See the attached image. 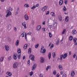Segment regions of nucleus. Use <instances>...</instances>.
I'll use <instances>...</instances> for the list:
<instances>
[{"label":"nucleus","mask_w":77,"mask_h":77,"mask_svg":"<svg viewBox=\"0 0 77 77\" xmlns=\"http://www.w3.org/2000/svg\"><path fill=\"white\" fill-rule=\"evenodd\" d=\"M18 64L19 63L18 62H15L14 63L13 65V67L15 69H16L18 67Z\"/></svg>","instance_id":"1"},{"label":"nucleus","mask_w":77,"mask_h":77,"mask_svg":"<svg viewBox=\"0 0 77 77\" xmlns=\"http://www.w3.org/2000/svg\"><path fill=\"white\" fill-rule=\"evenodd\" d=\"M7 14L6 15V17H9V16L10 15H12V13L10 11L7 10Z\"/></svg>","instance_id":"2"},{"label":"nucleus","mask_w":77,"mask_h":77,"mask_svg":"<svg viewBox=\"0 0 77 77\" xmlns=\"http://www.w3.org/2000/svg\"><path fill=\"white\" fill-rule=\"evenodd\" d=\"M29 59L32 60H34V58H35V56L32 55H31L29 57Z\"/></svg>","instance_id":"3"},{"label":"nucleus","mask_w":77,"mask_h":77,"mask_svg":"<svg viewBox=\"0 0 77 77\" xmlns=\"http://www.w3.org/2000/svg\"><path fill=\"white\" fill-rule=\"evenodd\" d=\"M5 48L6 51H8L9 50V47L8 45H5Z\"/></svg>","instance_id":"4"},{"label":"nucleus","mask_w":77,"mask_h":77,"mask_svg":"<svg viewBox=\"0 0 77 77\" xmlns=\"http://www.w3.org/2000/svg\"><path fill=\"white\" fill-rule=\"evenodd\" d=\"M48 7L47 6H44L42 9V11L44 12L47 9Z\"/></svg>","instance_id":"5"},{"label":"nucleus","mask_w":77,"mask_h":77,"mask_svg":"<svg viewBox=\"0 0 77 77\" xmlns=\"http://www.w3.org/2000/svg\"><path fill=\"white\" fill-rule=\"evenodd\" d=\"M36 64H35L33 66H32V70L33 71V70H35L36 68Z\"/></svg>","instance_id":"6"},{"label":"nucleus","mask_w":77,"mask_h":77,"mask_svg":"<svg viewBox=\"0 0 77 77\" xmlns=\"http://www.w3.org/2000/svg\"><path fill=\"white\" fill-rule=\"evenodd\" d=\"M24 17H25V20L26 21L29 20V17H28V15H27V14H25Z\"/></svg>","instance_id":"7"},{"label":"nucleus","mask_w":77,"mask_h":77,"mask_svg":"<svg viewBox=\"0 0 77 77\" xmlns=\"http://www.w3.org/2000/svg\"><path fill=\"white\" fill-rule=\"evenodd\" d=\"M41 27L40 25L38 26L37 27V31H39V30H41Z\"/></svg>","instance_id":"8"},{"label":"nucleus","mask_w":77,"mask_h":77,"mask_svg":"<svg viewBox=\"0 0 77 77\" xmlns=\"http://www.w3.org/2000/svg\"><path fill=\"white\" fill-rule=\"evenodd\" d=\"M17 54H14L13 58L14 60H17Z\"/></svg>","instance_id":"9"},{"label":"nucleus","mask_w":77,"mask_h":77,"mask_svg":"<svg viewBox=\"0 0 77 77\" xmlns=\"http://www.w3.org/2000/svg\"><path fill=\"white\" fill-rule=\"evenodd\" d=\"M68 56V54L67 53H65L63 55V59H65L66 57H67V56Z\"/></svg>","instance_id":"10"},{"label":"nucleus","mask_w":77,"mask_h":77,"mask_svg":"<svg viewBox=\"0 0 77 77\" xmlns=\"http://www.w3.org/2000/svg\"><path fill=\"white\" fill-rule=\"evenodd\" d=\"M46 52V50H45V49H42L41 51V53H45Z\"/></svg>","instance_id":"11"},{"label":"nucleus","mask_w":77,"mask_h":77,"mask_svg":"<svg viewBox=\"0 0 77 77\" xmlns=\"http://www.w3.org/2000/svg\"><path fill=\"white\" fill-rule=\"evenodd\" d=\"M40 62L41 63H44V58L42 57H41L40 58Z\"/></svg>","instance_id":"12"},{"label":"nucleus","mask_w":77,"mask_h":77,"mask_svg":"<svg viewBox=\"0 0 77 77\" xmlns=\"http://www.w3.org/2000/svg\"><path fill=\"white\" fill-rule=\"evenodd\" d=\"M51 52H49V54H48V56L49 58V59H51Z\"/></svg>","instance_id":"13"},{"label":"nucleus","mask_w":77,"mask_h":77,"mask_svg":"<svg viewBox=\"0 0 77 77\" xmlns=\"http://www.w3.org/2000/svg\"><path fill=\"white\" fill-rule=\"evenodd\" d=\"M72 33L73 35L76 34V33H77V31H76V30L75 29L73 30L72 31Z\"/></svg>","instance_id":"14"},{"label":"nucleus","mask_w":77,"mask_h":77,"mask_svg":"<svg viewBox=\"0 0 77 77\" xmlns=\"http://www.w3.org/2000/svg\"><path fill=\"white\" fill-rule=\"evenodd\" d=\"M6 74L8 75L9 76H11L12 75V73L11 72H8L6 73Z\"/></svg>","instance_id":"15"},{"label":"nucleus","mask_w":77,"mask_h":77,"mask_svg":"<svg viewBox=\"0 0 77 77\" xmlns=\"http://www.w3.org/2000/svg\"><path fill=\"white\" fill-rule=\"evenodd\" d=\"M63 3V0H60L59 2V5H62Z\"/></svg>","instance_id":"16"},{"label":"nucleus","mask_w":77,"mask_h":77,"mask_svg":"<svg viewBox=\"0 0 77 77\" xmlns=\"http://www.w3.org/2000/svg\"><path fill=\"white\" fill-rule=\"evenodd\" d=\"M71 72V76L73 77L74 76V75H75V73L74 71H72Z\"/></svg>","instance_id":"17"},{"label":"nucleus","mask_w":77,"mask_h":77,"mask_svg":"<svg viewBox=\"0 0 77 77\" xmlns=\"http://www.w3.org/2000/svg\"><path fill=\"white\" fill-rule=\"evenodd\" d=\"M22 25L23 26H24V29H26L27 28V27H26V24L25 23H22Z\"/></svg>","instance_id":"18"},{"label":"nucleus","mask_w":77,"mask_h":77,"mask_svg":"<svg viewBox=\"0 0 77 77\" xmlns=\"http://www.w3.org/2000/svg\"><path fill=\"white\" fill-rule=\"evenodd\" d=\"M19 40H17L16 42L15 43L16 45L17 46H18V45H19Z\"/></svg>","instance_id":"19"},{"label":"nucleus","mask_w":77,"mask_h":77,"mask_svg":"<svg viewBox=\"0 0 77 77\" xmlns=\"http://www.w3.org/2000/svg\"><path fill=\"white\" fill-rule=\"evenodd\" d=\"M4 60V57H1L0 58V62H2L3 61V60Z\"/></svg>","instance_id":"20"},{"label":"nucleus","mask_w":77,"mask_h":77,"mask_svg":"<svg viewBox=\"0 0 77 77\" xmlns=\"http://www.w3.org/2000/svg\"><path fill=\"white\" fill-rule=\"evenodd\" d=\"M17 56L18 59H20L21 58V54H18Z\"/></svg>","instance_id":"21"},{"label":"nucleus","mask_w":77,"mask_h":77,"mask_svg":"<svg viewBox=\"0 0 77 77\" xmlns=\"http://www.w3.org/2000/svg\"><path fill=\"white\" fill-rule=\"evenodd\" d=\"M27 44H25L24 45L23 48L24 49H26V48H27Z\"/></svg>","instance_id":"22"},{"label":"nucleus","mask_w":77,"mask_h":77,"mask_svg":"<svg viewBox=\"0 0 77 77\" xmlns=\"http://www.w3.org/2000/svg\"><path fill=\"white\" fill-rule=\"evenodd\" d=\"M73 37L72 36H70L69 37V41H72V39Z\"/></svg>","instance_id":"23"},{"label":"nucleus","mask_w":77,"mask_h":77,"mask_svg":"<svg viewBox=\"0 0 77 77\" xmlns=\"http://www.w3.org/2000/svg\"><path fill=\"white\" fill-rule=\"evenodd\" d=\"M24 6L25 7H26V8H29V5L27 4H25Z\"/></svg>","instance_id":"24"},{"label":"nucleus","mask_w":77,"mask_h":77,"mask_svg":"<svg viewBox=\"0 0 77 77\" xmlns=\"http://www.w3.org/2000/svg\"><path fill=\"white\" fill-rule=\"evenodd\" d=\"M58 68L60 70H62V65H59L58 66Z\"/></svg>","instance_id":"25"},{"label":"nucleus","mask_w":77,"mask_h":77,"mask_svg":"<svg viewBox=\"0 0 77 77\" xmlns=\"http://www.w3.org/2000/svg\"><path fill=\"white\" fill-rule=\"evenodd\" d=\"M17 52L18 54H20V53H21V49H18Z\"/></svg>","instance_id":"26"},{"label":"nucleus","mask_w":77,"mask_h":77,"mask_svg":"<svg viewBox=\"0 0 77 77\" xmlns=\"http://www.w3.org/2000/svg\"><path fill=\"white\" fill-rule=\"evenodd\" d=\"M65 21H66L67 22H68V21H69V19H68V16H67L65 19Z\"/></svg>","instance_id":"27"},{"label":"nucleus","mask_w":77,"mask_h":77,"mask_svg":"<svg viewBox=\"0 0 77 77\" xmlns=\"http://www.w3.org/2000/svg\"><path fill=\"white\" fill-rule=\"evenodd\" d=\"M63 10L64 11H66V10H67V9L66 8V7H65V6L64 5V7L63 8Z\"/></svg>","instance_id":"28"},{"label":"nucleus","mask_w":77,"mask_h":77,"mask_svg":"<svg viewBox=\"0 0 77 77\" xmlns=\"http://www.w3.org/2000/svg\"><path fill=\"white\" fill-rule=\"evenodd\" d=\"M36 8V6L33 5L32 7L31 8V9L34 10V9H35Z\"/></svg>","instance_id":"29"},{"label":"nucleus","mask_w":77,"mask_h":77,"mask_svg":"<svg viewBox=\"0 0 77 77\" xmlns=\"http://www.w3.org/2000/svg\"><path fill=\"white\" fill-rule=\"evenodd\" d=\"M62 16H59V20L61 21H62Z\"/></svg>","instance_id":"30"},{"label":"nucleus","mask_w":77,"mask_h":77,"mask_svg":"<svg viewBox=\"0 0 77 77\" xmlns=\"http://www.w3.org/2000/svg\"><path fill=\"white\" fill-rule=\"evenodd\" d=\"M77 39L76 38H73V40L74 43H75L76 42Z\"/></svg>","instance_id":"31"},{"label":"nucleus","mask_w":77,"mask_h":77,"mask_svg":"<svg viewBox=\"0 0 77 77\" xmlns=\"http://www.w3.org/2000/svg\"><path fill=\"white\" fill-rule=\"evenodd\" d=\"M63 57V54H62L60 55V60H62V58Z\"/></svg>","instance_id":"32"},{"label":"nucleus","mask_w":77,"mask_h":77,"mask_svg":"<svg viewBox=\"0 0 77 77\" xmlns=\"http://www.w3.org/2000/svg\"><path fill=\"white\" fill-rule=\"evenodd\" d=\"M48 27L50 29H51L52 27H53V25H48Z\"/></svg>","instance_id":"33"},{"label":"nucleus","mask_w":77,"mask_h":77,"mask_svg":"<svg viewBox=\"0 0 77 77\" xmlns=\"http://www.w3.org/2000/svg\"><path fill=\"white\" fill-rule=\"evenodd\" d=\"M53 74H54V75H56V70H54V71Z\"/></svg>","instance_id":"34"},{"label":"nucleus","mask_w":77,"mask_h":77,"mask_svg":"<svg viewBox=\"0 0 77 77\" xmlns=\"http://www.w3.org/2000/svg\"><path fill=\"white\" fill-rule=\"evenodd\" d=\"M28 53L29 54H30V53H31V48H29L28 50Z\"/></svg>","instance_id":"35"},{"label":"nucleus","mask_w":77,"mask_h":77,"mask_svg":"<svg viewBox=\"0 0 77 77\" xmlns=\"http://www.w3.org/2000/svg\"><path fill=\"white\" fill-rule=\"evenodd\" d=\"M49 35L50 38H52V35H51V32H49Z\"/></svg>","instance_id":"36"},{"label":"nucleus","mask_w":77,"mask_h":77,"mask_svg":"<svg viewBox=\"0 0 77 77\" xmlns=\"http://www.w3.org/2000/svg\"><path fill=\"white\" fill-rule=\"evenodd\" d=\"M65 32H66V30L65 29H64L63 32H62V35H63L64 33Z\"/></svg>","instance_id":"37"},{"label":"nucleus","mask_w":77,"mask_h":77,"mask_svg":"<svg viewBox=\"0 0 77 77\" xmlns=\"http://www.w3.org/2000/svg\"><path fill=\"white\" fill-rule=\"evenodd\" d=\"M52 54H53V56L54 58L55 57V56H56V54H55V52H53Z\"/></svg>","instance_id":"38"},{"label":"nucleus","mask_w":77,"mask_h":77,"mask_svg":"<svg viewBox=\"0 0 77 77\" xmlns=\"http://www.w3.org/2000/svg\"><path fill=\"white\" fill-rule=\"evenodd\" d=\"M49 68H50V66H48L46 69V71H48V69H49Z\"/></svg>","instance_id":"39"},{"label":"nucleus","mask_w":77,"mask_h":77,"mask_svg":"<svg viewBox=\"0 0 77 77\" xmlns=\"http://www.w3.org/2000/svg\"><path fill=\"white\" fill-rule=\"evenodd\" d=\"M51 14L52 16H54V12H51Z\"/></svg>","instance_id":"40"},{"label":"nucleus","mask_w":77,"mask_h":77,"mask_svg":"<svg viewBox=\"0 0 77 77\" xmlns=\"http://www.w3.org/2000/svg\"><path fill=\"white\" fill-rule=\"evenodd\" d=\"M54 45L53 44L51 46V47H50V49H51V50H52V48H53V47H54Z\"/></svg>","instance_id":"41"},{"label":"nucleus","mask_w":77,"mask_h":77,"mask_svg":"<svg viewBox=\"0 0 77 77\" xmlns=\"http://www.w3.org/2000/svg\"><path fill=\"white\" fill-rule=\"evenodd\" d=\"M39 47V45L38 44L37 45H36L35 46V48H38V47Z\"/></svg>","instance_id":"42"},{"label":"nucleus","mask_w":77,"mask_h":77,"mask_svg":"<svg viewBox=\"0 0 77 77\" xmlns=\"http://www.w3.org/2000/svg\"><path fill=\"white\" fill-rule=\"evenodd\" d=\"M33 72H30V76H32V75H33Z\"/></svg>","instance_id":"43"},{"label":"nucleus","mask_w":77,"mask_h":77,"mask_svg":"<svg viewBox=\"0 0 77 77\" xmlns=\"http://www.w3.org/2000/svg\"><path fill=\"white\" fill-rule=\"evenodd\" d=\"M32 33L31 32H29L27 34V35H31V34H32Z\"/></svg>","instance_id":"44"},{"label":"nucleus","mask_w":77,"mask_h":77,"mask_svg":"<svg viewBox=\"0 0 77 77\" xmlns=\"http://www.w3.org/2000/svg\"><path fill=\"white\" fill-rule=\"evenodd\" d=\"M11 59L12 58H11V56L9 57L8 58V60H9V61H10V60H11Z\"/></svg>","instance_id":"45"},{"label":"nucleus","mask_w":77,"mask_h":77,"mask_svg":"<svg viewBox=\"0 0 77 77\" xmlns=\"http://www.w3.org/2000/svg\"><path fill=\"white\" fill-rule=\"evenodd\" d=\"M20 36H21V37H24V33H22L20 35Z\"/></svg>","instance_id":"46"},{"label":"nucleus","mask_w":77,"mask_h":77,"mask_svg":"<svg viewBox=\"0 0 77 77\" xmlns=\"http://www.w3.org/2000/svg\"><path fill=\"white\" fill-rule=\"evenodd\" d=\"M25 39H27V34L26 33H25Z\"/></svg>","instance_id":"47"},{"label":"nucleus","mask_w":77,"mask_h":77,"mask_svg":"<svg viewBox=\"0 0 77 77\" xmlns=\"http://www.w3.org/2000/svg\"><path fill=\"white\" fill-rule=\"evenodd\" d=\"M8 11H12V8L11 7H9Z\"/></svg>","instance_id":"48"},{"label":"nucleus","mask_w":77,"mask_h":77,"mask_svg":"<svg viewBox=\"0 0 77 77\" xmlns=\"http://www.w3.org/2000/svg\"><path fill=\"white\" fill-rule=\"evenodd\" d=\"M59 43V40H58L57 42L56 43V44H57V45H58Z\"/></svg>","instance_id":"49"},{"label":"nucleus","mask_w":77,"mask_h":77,"mask_svg":"<svg viewBox=\"0 0 77 77\" xmlns=\"http://www.w3.org/2000/svg\"><path fill=\"white\" fill-rule=\"evenodd\" d=\"M34 23L35 22H34V21L32 20V26L34 25Z\"/></svg>","instance_id":"50"},{"label":"nucleus","mask_w":77,"mask_h":77,"mask_svg":"<svg viewBox=\"0 0 77 77\" xmlns=\"http://www.w3.org/2000/svg\"><path fill=\"white\" fill-rule=\"evenodd\" d=\"M8 42H11V39L9 38H8Z\"/></svg>","instance_id":"51"},{"label":"nucleus","mask_w":77,"mask_h":77,"mask_svg":"<svg viewBox=\"0 0 77 77\" xmlns=\"http://www.w3.org/2000/svg\"><path fill=\"white\" fill-rule=\"evenodd\" d=\"M11 24L10 23L8 24V28H10V27H11Z\"/></svg>","instance_id":"52"},{"label":"nucleus","mask_w":77,"mask_h":77,"mask_svg":"<svg viewBox=\"0 0 77 77\" xmlns=\"http://www.w3.org/2000/svg\"><path fill=\"white\" fill-rule=\"evenodd\" d=\"M64 3L66 5L67 4V1L66 0H65L64 1Z\"/></svg>","instance_id":"53"},{"label":"nucleus","mask_w":77,"mask_h":77,"mask_svg":"<svg viewBox=\"0 0 77 77\" xmlns=\"http://www.w3.org/2000/svg\"><path fill=\"white\" fill-rule=\"evenodd\" d=\"M76 56V54H74L73 56V57L74 59L75 57Z\"/></svg>","instance_id":"54"},{"label":"nucleus","mask_w":77,"mask_h":77,"mask_svg":"<svg viewBox=\"0 0 77 77\" xmlns=\"http://www.w3.org/2000/svg\"><path fill=\"white\" fill-rule=\"evenodd\" d=\"M35 38H32V41L33 42H34L35 41Z\"/></svg>","instance_id":"55"},{"label":"nucleus","mask_w":77,"mask_h":77,"mask_svg":"<svg viewBox=\"0 0 77 77\" xmlns=\"http://www.w3.org/2000/svg\"><path fill=\"white\" fill-rule=\"evenodd\" d=\"M39 77H43V75L41 74H40L39 75Z\"/></svg>","instance_id":"56"},{"label":"nucleus","mask_w":77,"mask_h":77,"mask_svg":"<svg viewBox=\"0 0 77 77\" xmlns=\"http://www.w3.org/2000/svg\"><path fill=\"white\" fill-rule=\"evenodd\" d=\"M48 14H49V11H48L46 14V15H48Z\"/></svg>","instance_id":"57"},{"label":"nucleus","mask_w":77,"mask_h":77,"mask_svg":"<svg viewBox=\"0 0 77 77\" xmlns=\"http://www.w3.org/2000/svg\"><path fill=\"white\" fill-rule=\"evenodd\" d=\"M66 75L65 74H64L63 75V77H66Z\"/></svg>","instance_id":"58"},{"label":"nucleus","mask_w":77,"mask_h":77,"mask_svg":"<svg viewBox=\"0 0 77 77\" xmlns=\"http://www.w3.org/2000/svg\"><path fill=\"white\" fill-rule=\"evenodd\" d=\"M72 54L71 53V52L70 51H69V55H71V54Z\"/></svg>","instance_id":"59"},{"label":"nucleus","mask_w":77,"mask_h":77,"mask_svg":"<svg viewBox=\"0 0 77 77\" xmlns=\"http://www.w3.org/2000/svg\"><path fill=\"white\" fill-rule=\"evenodd\" d=\"M59 77V74L58 73L57 74V75L56 77Z\"/></svg>","instance_id":"60"},{"label":"nucleus","mask_w":77,"mask_h":77,"mask_svg":"<svg viewBox=\"0 0 77 77\" xmlns=\"http://www.w3.org/2000/svg\"><path fill=\"white\" fill-rule=\"evenodd\" d=\"M45 28H43L42 29L43 30V31H44L45 32Z\"/></svg>","instance_id":"61"},{"label":"nucleus","mask_w":77,"mask_h":77,"mask_svg":"<svg viewBox=\"0 0 77 77\" xmlns=\"http://www.w3.org/2000/svg\"><path fill=\"white\" fill-rule=\"evenodd\" d=\"M14 29L15 31H17V28L16 27H14Z\"/></svg>","instance_id":"62"},{"label":"nucleus","mask_w":77,"mask_h":77,"mask_svg":"<svg viewBox=\"0 0 77 77\" xmlns=\"http://www.w3.org/2000/svg\"><path fill=\"white\" fill-rule=\"evenodd\" d=\"M36 7H38V6H39V4H37L36 5V6H35Z\"/></svg>","instance_id":"63"},{"label":"nucleus","mask_w":77,"mask_h":77,"mask_svg":"<svg viewBox=\"0 0 77 77\" xmlns=\"http://www.w3.org/2000/svg\"><path fill=\"white\" fill-rule=\"evenodd\" d=\"M30 60H29L28 61V62H27V63H28V64H29V63H30Z\"/></svg>","instance_id":"64"}]
</instances>
